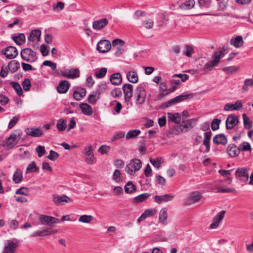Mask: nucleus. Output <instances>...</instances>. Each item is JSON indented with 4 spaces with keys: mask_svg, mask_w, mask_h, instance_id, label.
<instances>
[{
    "mask_svg": "<svg viewBox=\"0 0 253 253\" xmlns=\"http://www.w3.org/2000/svg\"><path fill=\"white\" fill-rule=\"evenodd\" d=\"M227 151L228 155L231 157H237L240 153L238 147H237L234 144H230L228 146Z\"/></svg>",
    "mask_w": 253,
    "mask_h": 253,
    "instance_id": "obj_24",
    "label": "nucleus"
},
{
    "mask_svg": "<svg viewBox=\"0 0 253 253\" xmlns=\"http://www.w3.org/2000/svg\"><path fill=\"white\" fill-rule=\"evenodd\" d=\"M161 159L160 158H157L156 159H153L151 158L150 159V162L154 167L159 168L161 165Z\"/></svg>",
    "mask_w": 253,
    "mask_h": 253,
    "instance_id": "obj_57",
    "label": "nucleus"
},
{
    "mask_svg": "<svg viewBox=\"0 0 253 253\" xmlns=\"http://www.w3.org/2000/svg\"><path fill=\"white\" fill-rule=\"evenodd\" d=\"M244 126L247 129H250L253 126V122L250 120L246 114L242 115Z\"/></svg>",
    "mask_w": 253,
    "mask_h": 253,
    "instance_id": "obj_47",
    "label": "nucleus"
},
{
    "mask_svg": "<svg viewBox=\"0 0 253 253\" xmlns=\"http://www.w3.org/2000/svg\"><path fill=\"white\" fill-rule=\"evenodd\" d=\"M53 201L56 205L60 204L63 205L65 203H68L71 200L68 196L64 195L61 196H55L53 197Z\"/></svg>",
    "mask_w": 253,
    "mask_h": 253,
    "instance_id": "obj_29",
    "label": "nucleus"
},
{
    "mask_svg": "<svg viewBox=\"0 0 253 253\" xmlns=\"http://www.w3.org/2000/svg\"><path fill=\"white\" fill-rule=\"evenodd\" d=\"M39 170V168L36 166L35 162H32L28 165L26 169V173L37 172Z\"/></svg>",
    "mask_w": 253,
    "mask_h": 253,
    "instance_id": "obj_49",
    "label": "nucleus"
},
{
    "mask_svg": "<svg viewBox=\"0 0 253 253\" xmlns=\"http://www.w3.org/2000/svg\"><path fill=\"white\" fill-rule=\"evenodd\" d=\"M147 83L140 84L135 89L134 98L137 105H142L145 101L146 92L144 87Z\"/></svg>",
    "mask_w": 253,
    "mask_h": 253,
    "instance_id": "obj_2",
    "label": "nucleus"
},
{
    "mask_svg": "<svg viewBox=\"0 0 253 253\" xmlns=\"http://www.w3.org/2000/svg\"><path fill=\"white\" fill-rule=\"evenodd\" d=\"M243 107L242 101L237 100L234 104L227 103L224 107V110L226 111H239Z\"/></svg>",
    "mask_w": 253,
    "mask_h": 253,
    "instance_id": "obj_15",
    "label": "nucleus"
},
{
    "mask_svg": "<svg viewBox=\"0 0 253 253\" xmlns=\"http://www.w3.org/2000/svg\"><path fill=\"white\" fill-rule=\"evenodd\" d=\"M195 5L194 0H188L181 4L179 7L183 9H190L192 8Z\"/></svg>",
    "mask_w": 253,
    "mask_h": 253,
    "instance_id": "obj_46",
    "label": "nucleus"
},
{
    "mask_svg": "<svg viewBox=\"0 0 253 253\" xmlns=\"http://www.w3.org/2000/svg\"><path fill=\"white\" fill-rule=\"evenodd\" d=\"M185 48V51H183V54L187 57H191L194 52L193 48L189 45H186Z\"/></svg>",
    "mask_w": 253,
    "mask_h": 253,
    "instance_id": "obj_54",
    "label": "nucleus"
},
{
    "mask_svg": "<svg viewBox=\"0 0 253 253\" xmlns=\"http://www.w3.org/2000/svg\"><path fill=\"white\" fill-rule=\"evenodd\" d=\"M12 179L15 183H19L22 181L23 174L22 171L20 169H17L16 170L13 174Z\"/></svg>",
    "mask_w": 253,
    "mask_h": 253,
    "instance_id": "obj_39",
    "label": "nucleus"
},
{
    "mask_svg": "<svg viewBox=\"0 0 253 253\" xmlns=\"http://www.w3.org/2000/svg\"><path fill=\"white\" fill-rule=\"evenodd\" d=\"M67 126V121L63 119H60L57 121L56 127L60 131L65 130Z\"/></svg>",
    "mask_w": 253,
    "mask_h": 253,
    "instance_id": "obj_45",
    "label": "nucleus"
},
{
    "mask_svg": "<svg viewBox=\"0 0 253 253\" xmlns=\"http://www.w3.org/2000/svg\"><path fill=\"white\" fill-rule=\"evenodd\" d=\"M126 78L128 81L131 83H136L138 81L137 73L135 71H130L126 73Z\"/></svg>",
    "mask_w": 253,
    "mask_h": 253,
    "instance_id": "obj_32",
    "label": "nucleus"
},
{
    "mask_svg": "<svg viewBox=\"0 0 253 253\" xmlns=\"http://www.w3.org/2000/svg\"><path fill=\"white\" fill-rule=\"evenodd\" d=\"M26 133L33 137H40L42 134V131L40 128H28Z\"/></svg>",
    "mask_w": 253,
    "mask_h": 253,
    "instance_id": "obj_34",
    "label": "nucleus"
},
{
    "mask_svg": "<svg viewBox=\"0 0 253 253\" xmlns=\"http://www.w3.org/2000/svg\"><path fill=\"white\" fill-rule=\"evenodd\" d=\"M59 154L53 151L50 150L49 152V155L46 157V158L52 161H55L59 157Z\"/></svg>",
    "mask_w": 253,
    "mask_h": 253,
    "instance_id": "obj_55",
    "label": "nucleus"
},
{
    "mask_svg": "<svg viewBox=\"0 0 253 253\" xmlns=\"http://www.w3.org/2000/svg\"><path fill=\"white\" fill-rule=\"evenodd\" d=\"M39 220L42 224L48 226L56 224L59 221L55 217L45 215H41L39 217Z\"/></svg>",
    "mask_w": 253,
    "mask_h": 253,
    "instance_id": "obj_10",
    "label": "nucleus"
},
{
    "mask_svg": "<svg viewBox=\"0 0 253 253\" xmlns=\"http://www.w3.org/2000/svg\"><path fill=\"white\" fill-rule=\"evenodd\" d=\"M42 65L47 66L50 67L52 71H54L56 69V64L55 63L52 62L49 60H45L42 63Z\"/></svg>",
    "mask_w": 253,
    "mask_h": 253,
    "instance_id": "obj_63",
    "label": "nucleus"
},
{
    "mask_svg": "<svg viewBox=\"0 0 253 253\" xmlns=\"http://www.w3.org/2000/svg\"><path fill=\"white\" fill-rule=\"evenodd\" d=\"M41 36V31L39 30H32L29 36L28 37V41L32 42V44H33L35 42H38L40 40V38Z\"/></svg>",
    "mask_w": 253,
    "mask_h": 253,
    "instance_id": "obj_18",
    "label": "nucleus"
},
{
    "mask_svg": "<svg viewBox=\"0 0 253 253\" xmlns=\"http://www.w3.org/2000/svg\"><path fill=\"white\" fill-rule=\"evenodd\" d=\"M151 194L148 193L141 194L138 196L135 197L133 199V202L135 203H139L146 200Z\"/></svg>",
    "mask_w": 253,
    "mask_h": 253,
    "instance_id": "obj_37",
    "label": "nucleus"
},
{
    "mask_svg": "<svg viewBox=\"0 0 253 253\" xmlns=\"http://www.w3.org/2000/svg\"><path fill=\"white\" fill-rule=\"evenodd\" d=\"M141 133L139 129H132L128 131L126 135L127 140L136 138Z\"/></svg>",
    "mask_w": 253,
    "mask_h": 253,
    "instance_id": "obj_41",
    "label": "nucleus"
},
{
    "mask_svg": "<svg viewBox=\"0 0 253 253\" xmlns=\"http://www.w3.org/2000/svg\"><path fill=\"white\" fill-rule=\"evenodd\" d=\"M10 84L13 87L17 95L21 96L23 94L22 89L18 83L11 82Z\"/></svg>",
    "mask_w": 253,
    "mask_h": 253,
    "instance_id": "obj_44",
    "label": "nucleus"
},
{
    "mask_svg": "<svg viewBox=\"0 0 253 253\" xmlns=\"http://www.w3.org/2000/svg\"><path fill=\"white\" fill-rule=\"evenodd\" d=\"M156 213L157 210L155 209H148L137 219V222H140L148 217L154 215Z\"/></svg>",
    "mask_w": 253,
    "mask_h": 253,
    "instance_id": "obj_21",
    "label": "nucleus"
},
{
    "mask_svg": "<svg viewBox=\"0 0 253 253\" xmlns=\"http://www.w3.org/2000/svg\"><path fill=\"white\" fill-rule=\"evenodd\" d=\"M136 187L131 182H127L125 186V191L128 194L133 193L136 190Z\"/></svg>",
    "mask_w": 253,
    "mask_h": 253,
    "instance_id": "obj_42",
    "label": "nucleus"
},
{
    "mask_svg": "<svg viewBox=\"0 0 253 253\" xmlns=\"http://www.w3.org/2000/svg\"><path fill=\"white\" fill-rule=\"evenodd\" d=\"M20 55L22 59L28 62L33 63L38 59L36 52L30 48L23 49Z\"/></svg>",
    "mask_w": 253,
    "mask_h": 253,
    "instance_id": "obj_3",
    "label": "nucleus"
},
{
    "mask_svg": "<svg viewBox=\"0 0 253 253\" xmlns=\"http://www.w3.org/2000/svg\"><path fill=\"white\" fill-rule=\"evenodd\" d=\"M110 93L113 97L115 98H118L122 95V91L120 88H116L113 89L111 91Z\"/></svg>",
    "mask_w": 253,
    "mask_h": 253,
    "instance_id": "obj_61",
    "label": "nucleus"
},
{
    "mask_svg": "<svg viewBox=\"0 0 253 253\" xmlns=\"http://www.w3.org/2000/svg\"><path fill=\"white\" fill-rule=\"evenodd\" d=\"M211 136V132L210 130L204 133V140L203 144L206 147L205 152L208 153L210 150V141Z\"/></svg>",
    "mask_w": 253,
    "mask_h": 253,
    "instance_id": "obj_22",
    "label": "nucleus"
},
{
    "mask_svg": "<svg viewBox=\"0 0 253 253\" xmlns=\"http://www.w3.org/2000/svg\"><path fill=\"white\" fill-rule=\"evenodd\" d=\"M29 190L27 188L21 187L20 188L17 189L15 192L16 194H20L23 195H28Z\"/></svg>",
    "mask_w": 253,
    "mask_h": 253,
    "instance_id": "obj_64",
    "label": "nucleus"
},
{
    "mask_svg": "<svg viewBox=\"0 0 253 253\" xmlns=\"http://www.w3.org/2000/svg\"><path fill=\"white\" fill-rule=\"evenodd\" d=\"M35 150L37 152L39 157H42L43 156L46 152L44 147L41 145H39L37 146Z\"/></svg>",
    "mask_w": 253,
    "mask_h": 253,
    "instance_id": "obj_58",
    "label": "nucleus"
},
{
    "mask_svg": "<svg viewBox=\"0 0 253 253\" xmlns=\"http://www.w3.org/2000/svg\"><path fill=\"white\" fill-rule=\"evenodd\" d=\"M122 89L125 95V100L128 102L133 95V86L130 84H123Z\"/></svg>",
    "mask_w": 253,
    "mask_h": 253,
    "instance_id": "obj_11",
    "label": "nucleus"
},
{
    "mask_svg": "<svg viewBox=\"0 0 253 253\" xmlns=\"http://www.w3.org/2000/svg\"><path fill=\"white\" fill-rule=\"evenodd\" d=\"M236 177L239 180L243 182H247L249 180V174L247 169L245 168H239L235 171Z\"/></svg>",
    "mask_w": 253,
    "mask_h": 253,
    "instance_id": "obj_9",
    "label": "nucleus"
},
{
    "mask_svg": "<svg viewBox=\"0 0 253 253\" xmlns=\"http://www.w3.org/2000/svg\"><path fill=\"white\" fill-rule=\"evenodd\" d=\"M8 67L9 71L12 73H14L19 69L20 64L19 62L16 60H12L9 62Z\"/></svg>",
    "mask_w": 253,
    "mask_h": 253,
    "instance_id": "obj_35",
    "label": "nucleus"
},
{
    "mask_svg": "<svg viewBox=\"0 0 253 253\" xmlns=\"http://www.w3.org/2000/svg\"><path fill=\"white\" fill-rule=\"evenodd\" d=\"M84 154L85 155V161L87 164L92 165L95 163V158L92 152V148L91 145L85 147L84 149Z\"/></svg>",
    "mask_w": 253,
    "mask_h": 253,
    "instance_id": "obj_12",
    "label": "nucleus"
},
{
    "mask_svg": "<svg viewBox=\"0 0 253 253\" xmlns=\"http://www.w3.org/2000/svg\"><path fill=\"white\" fill-rule=\"evenodd\" d=\"M125 135V132L124 131H119L117 132L115 134L113 135L112 138L113 141H116L119 139L123 138Z\"/></svg>",
    "mask_w": 253,
    "mask_h": 253,
    "instance_id": "obj_62",
    "label": "nucleus"
},
{
    "mask_svg": "<svg viewBox=\"0 0 253 253\" xmlns=\"http://www.w3.org/2000/svg\"><path fill=\"white\" fill-rule=\"evenodd\" d=\"M93 217L92 215H81L78 220L80 222L85 223H89L93 220Z\"/></svg>",
    "mask_w": 253,
    "mask_h": 253,
    "instance_id": "obj_48",
    "label": "nucleus"
},
{
    "mask_svg": "<svg viewBox=\"0 0 253 253\" xmlns=\"http://www.w3.org/2000/svg\"><path fill=\"white\" fill-rule=\"evenodd\" d=\"M167 115L168 122H171L177 124L180 123L181 118L178 113H172L168 112Z\"/></svg>",
    "mask_w": 253,
    "mask_h": 253,
    "instance_id": "obj_27",
    "label": "nucleus"
},
{
    "mask_svg": "<svg viewBox=\"0 0 253 253\" xmlns=\"http://www.w3.org/2000/svg\"><path fill=\"white\" fill-rule=\"evenodd\" d=\"M230 43L237 48L240 47L243 44V38L241 36H238L235 38L232 39L230 41Z\"/></svg>",
    "mask_w": 253,
    "mask_h": 253,
    "instance_id": "obj_38",
    "label": "nucleus"
},
{
    "mask_svg": "<svg viewBox=\"0 0 253 253\" xmlns=\"http://www.w3.org/2000/svg\"><path fill=\"white\" fill-rule=\"evenodd\" d=\"M142 167L141 161L138 159H132L125 168L126 171L130 175H133L134 173L139 170Z\"/></svg>",
    "mask_w": 253,
    "mask_h": 253,
    "instance_id": "obj_4",
    "label": "nucleus"
},
{
    "mask_svg": "<svg viewBox=\"0 0 253 253\" xmlns=\"http://www.w3.org/2000/svg\"><path fill=\"white\" fill-rule=\"evenodd\" d=\"M221 121L217 119H213L211 123V128L212 130H215L219 128Z\"/></svg>",
    "mask_w": 253,
    "mask_h": 253,
    "instance_id": "obj_59",
    "label": "nucleus"
},
{
    "mask_svg": "<svg viewBox=\"0 0 253 253\" xmlns=\"http://www.w3.org/2000/svg\"><path fill=\"white\" fill-rule=\"evenodd\" d=\"M21 136V133L18 132L17 133H11L10 136L5 140L4 146L8 149L13 147L19 141Z\"/></svg>",
    "mask_w": 253,
    "mask_h": 253,
    "instance_id": "obj_5",
    "label": "nucleus"
},
{
    "mask_svg": "<svg viewBox=\"0 0 253 253\" xmlns=\"http://www.w3.org/2000/svg\"><path fill=\"white\" fill-rule=\"evenodd\" d=\"M238 148L240 152H251L252 150L250 144L249 142L246 141H244L239 144Z\"/></svg>",
    "mask_w": 253,
    "mask_h": 253,
    "instance_id": "obj_43",
    "label": "nucleus"
},
{
    "mask_svg": "<svg viewBox=\"0 0 253 253\" xmlns=\"http://www.w3.org/2000/svg\"><path fill=\"white\" fill-rule=\"evenodd\" d=\"M112 45L110 41L107 40H102L98 42L96 49L101 53L108 52L111 48Z\"/></svg>",
    "mask_w": 253,
    "mask_h": 253,
    "instance_id": "obj_8",
    "label": "nucleus"
},
{
    "mask_svg": "<svg viewBox=\"0 0 253 253\" xmlns=\"http://www.w3.org/2000/svg\"><path fill=\"white\" fill-rule=\"evenodd\" d=\"M12 39L17 44L20 45L25 42L26 38L24 34L20 33L13 36Z\"/></svg>",
    "mask_w": 253,
    "mask_h": 253,
    "instance_id": "obj_36",
    "label": "nucleus"
},
{
    "mask_svg": "<svg viewBox=\"0 0 253 253\" xmlns=\"http://www.w3.org/2000/svg\"><path fill=\"white\" fill-rule=\"evenodd\" d=\"M18 247V243L14 242L13 240H7L5 243L3 253H14L15 249Z\"/></svg>",
    "mask_w": 253,
    "mask_h": 253,
    "instance_id": "obj_14",
    "label": "nucleus"
},
{
    "mask_svg": "<svg viewBox=\"0 0 253 253\" xmlns=\"http://www.w3.org/2000/svg\"><path fill=\"white\" fill-rule=\"evenodd\" d=\"M198 3L202 8H208L211 6V0H198Z\"/></svg>",
    "mask_w": 253,
    "mask_h": 253,
    "instance_id": "obj_53",
    "label": "nucleus"
},
{
    "mask_svg": "<svg viewBox=\"0 0 253 253\" xmlns=\"http://www.w3.org/2000/svg\"><path fill=\"white\" fill-rule=\"evenodd\" d=\"M249 86H253V80L252 79H247L244 81V84L242 87L244 91H247L249 90Z\"/></svg>",
    "mask_w": 253,
    "mask_h": 253,
    "instance_id": "obj_52",
    "label": "nucleus"
},
{
    "mask_svg": "<svg viewBox=\"0 0 253 253\" xmlns=\"http://www.w3.org/2000/svg\"><path fill=\"white\" fill-rule=\"evenodd\" d=\"M49 235V228H44L41 230L37 231L32 233L30 236L35 237L37 236H45Z\"/></svg>",
    "mask_w": 253,
    "mask_h": 253,
    "instance_id": "obj_40",
    "label": "nucleus"
},
{
    "mask_svg": "<svg viewBox=\"0 0 253 253\" xmlns=\"http://www.w3.org/2000/svg\"><path fill=\"white\" fill-rule=\"evenodd\" d=\"M107 71L106 68H102L95 72V76L98 79L103 78L106 75Z\"/></svg>",
    "mask_w": 253,
    "mask_h": 253,
    "instance_id": "obj_51",
    "label": "nucleus"
},
{
    "mask_svg": "<svg viewBox=\"0 0 253 253\" xmlns=\"http://www.w3.org/2000/svg\"><path fill=\"white\" fill-rule=\"evenodd\" d=\"M174 195L172 193L166 194L163 195H156L154 197L156 203L161 204L164 202H168L173 200Z\"/></svg>",
    "mask_w": 253,
    "mask_h": 253,
    "instance_id": "obj_13",
    "label": "nucleus"
},
{
    "mask_svg": "<svg viewBox=\"0 0 253 253\" xmlns=\"http://www.w3.org/2000/svg\"><path fill=\"white\" fill-rule=\"evenodd\" d=\"M202 197L201 193L198 191H194L191 193L185 199V205H190L200 201Z\"/></svg>",
    "mask_w": 253,
    "mask_h": 253,
    "instance_id": "obj_7",
    "label": "nucleus"
},
{
    "mask_svg": "<svg viewBox=\"0 0 253 253\" xmlns=\"http://www.w3.org/2000/svg\"><path fill=\"white\" fill-rule=\"evenodd\" d=\"M4 54L8 59H13L18 55V51L16 47L10 46L5 49Z\"/></svg>",
    "mask_w": 253,
    "mask_h": 253,
    "instance_id": "obj_19",
    "label": "nucleus"
},
{
    "mask_svg": "<svg viewBox=\"0 0 253 253\" xmlns=\"http://www.w3.org/2000/svg\"><path fill=\"white\" fill-rule=\"evenodd\" d=\"M108 24L107 18H102L94 21L92 23V28L96 30H100L105 27Z\"/></svg>",
    "mask_w": 253,
    "mask_h": 253,
    "instance_id": "obj_20",
    "label": "nucleus"
},
{
    "mask_svg": "<svg viewBox=\"0 0 253 253\" xmlns=\"http://www.w3.org/2000/svg\"><path fill=\"white\" fill-rule=\"evenodd\" d=\"M224 56L223 51H215L212 56V60L206 64L204 67L205 72L211 71L214 67L216 66L220 61V59Z\"/></svg>",
    "mask_w": 253,
    "mask_h": 253,
    "instance_id": "obj_1",
    "label": "nucleus"
},
{
    "mask_svg": "<svg viewBox=\"0 0 253 253\" xmlns=\"http://www.w3.org/2000/svg\"><path fill=\"white\" fill-rule=\"evenodd\" d=\"M168 211L166 208H163L159 212V222L164 225H166L168 224Z\"/></svg>",
    "mask_w": 253,
    "mask_h": 253,
    "instance_id": "obj_30",
    "label": "nucleus"
},
{
    "mask_svg": "<svg viewBox=\"0 0 253 253\" xmlns=\"http://www.w3.org/2000/svg\"><path fill=\"white\" fill-rule=\"evenodd\" d=\"M61 74L66 78L74 79L80 77V71L78 68L67 69L61 71Z\"/></svg>",
    "mask_w": 253,
    "mask_h": 253,
    "instance_id": "obj_6",
    "label": "nucleus"
},
{
    "mask_svg": "<svg viewBox=\"0 0 253 253\" xmlns=\"http://www.w3.org/2000/svg\"><path fill=\"white\" fill-rule=\"evenodd\" d=\"M239 123L238 117L234 115H230L228 116L226 121V127L227 129H232Z\"/></svg>",
    "mask_w": 253,
    "mask_h": 253,
    "instance_id": "obj_17",
    "label": "nucleus"
},
{
    "mask_svg": "<svg viewBox=\"0 0 253 253\" xmlns=\"http://www.w3.org/2000/svg\"><path fill=\"white\" fill-rule=\"evenodd\" d=\"M23 89L25 91H29L31 86V81L29 79H25L22 83Z\"/></svg>",
    "mask_w": 253,
    "mask_h": 253,
    "instance_id": "obj_56",
    "label": "nucleus"
},
{
    "mask_svg": "<svg viewBox=\"0 0 253 253\" xmlns=\"http://www.w3.org/2000/svg\"><path fill=\"white\" fill-rule=\"evenodd\" d=\"M239 69V67L238 66H232L223 68L222 71L228 74H230L237 72Z\"/></svg>",
    "mask_w": 253,
    "mask_h": 253,
    "instance_id": "obj_50",
    "label": "nucleus"
},
{
    "mask_svg": "<svg viewBox=\"0 0 253 253\" xmlns=\"http://www.w3.org/2000/svg\"><path fill=\"white\" fill-rule=\"evenodd\" d=\"M110 81L112 84L115 85H118L122 82V77L120 73H114L111 75Z\"/></svg>",
    "mask_w": 253,
    "mask_h": 253,
    "instance_id": "obj_26",
    "label": "nucleus"
},
{
    "mask_svg": "<svg viewBox=\"0 0 253 253\" xmlns=\"http://www.w3.org/2000/svg\"><path fill=\"white\" fill-rule=\"evenodd\" d=\"M213 142L217 145L222 144L225 145L227 143V140L225 135L219 134L213 137Z\"/></svg>",
    "mask_w": 253,
    "mask_h": 253,
    "instance_id": "obj_23",
    "label": "nucleus"
},
{
    "mask_svg": "<svg viewBox=\"0 0 253 253\" xmlns=\"http://www.w3.org/2000/svg\"><path fill=\"white\" fill-rule=\"evenodd\" d=\"M225 213V211H222L213 218L212 222L210 225L211 228L215 229L219 226L220 222L224 217Z\"/></svg>",
    "mask_w": 253,
    "mask_h": 253,
    "instance_id": "obj_16",
    "label": "nucleus"
},
{
    "mask_svg": "<svg viewBox=\"0 0 253 253\" xmlns=\"http://www.w3.org/2000/svg\"><path fill=\"white\" fill-rule=\"evenodd\" d=\"M86 89L84 88H80L78 90H76L73 93V97L76 100H80L86 94Z\"/></svg>",
    "mask_w": 253,
    "mask_h": 253,
    "instance_id": "obj_33",
    "label": "nucleus"
},
{
    "mask_svg": "<svg viewBox=\"0 0 253 253\" xmlns=\"http://www.w3.org/2000/svg\"><path fill=\"white\" fill-rule=\"evenodd\" d=\"M64 4L61 1H58L53 5V9L54 11H60L63 9Z\"/></svg>",
    "mask_w": 253,
    "mask_h": 253,
    "instance_id": "obj_60",
    "label": "nucleus"
},
{
    "mask_svg": "<svg viewBox=\"0 0 253 253\" xmlns=\"http://www.w3.org/2000/svg\"><path fill=\"white\" fill-rule=\"evenodd\" d=\"M100 98V93L98 91H92L88 97V101L91 104H95Z\"/></svg>",
    "mask_w": 253,
    "mask_h": 253,
    "instance_id": "obj_31",
    "label": "nucleus"
},
{
    "mask_svg": "<svg viewBox=\"0 0 253 253\" xmlns=\"http://www.w3.org/2000/svg\"><path fill=\"white\" fill-rule=\"evenodd\" d=\"M70 86V84L68 81H62L57 86V91L60 93H65L67 92Z\"/></svg>",
    "mask_w": 253,
    "mask_h": 253,
    "instance_id": "obj_25",
    "label": "nucleus"
},
{
    "mask_svg": "<svg viewBox=\"0 0 253 253\" xmlns=\"http://www.w3.org/2000/svg\"><path fill=\"white\" fill-rule=\"evenodd\" d=\"M79 107L84 115L90 116L93 113L92 107L87 103H82L80 104Z\"/></svg>",
    "mask_w": 253,
    "mask_h": 253,
    "instance_id": "obj_28",
    "label": "nucleus"
}]
</instances>
